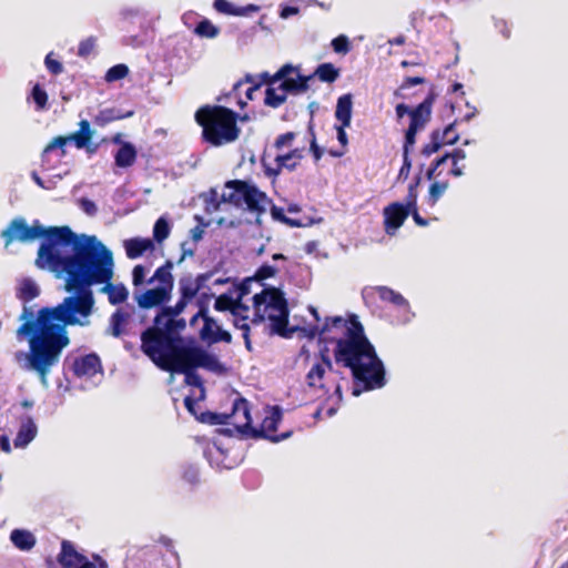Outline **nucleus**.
Listing matches in <instances>:
<instances>
[{
    "label": "nucleus",
    "mask_w": 568,
    "mask_h": 568,
    "mask_svg": "<svg viewBox=\"0 0 568 568\" xmlns=\"http://www.w3.org/2000/svg\"><path fill=\"white\" fill-rule=\"evenodd\" d=\"M124 115L118 114L114 109L101 110L93 119V123L98 126H105L106 124L123 119Z\"/></svg>",
    "instance_id": "nucleus-47"
},
{
    "label": "nucleus",
    "mask_w": 568,
    "mask_h": 568,
    "mask_svg": "<svg viewBox=\"0 0 568 568\" xmlns=\"http://www.w3.org/2000/svg\"><path fill=\"white\" fill-rule=\"evenodd\" d=\"M456 122L457 120H454L452 123L446 125L444 130L437 129L439 139L443 140L444 145H452L458 141L459 134L456 132L455 129Z\"/></svg>",
    "instance_id": "nucleus-50"
},
{
    "label": "nucleus",
    "mask_w": 568,
    "mask_h": 568,
    "mask_svg": "<svg viewBox=\"0 0 568 568\" xmlns=\"http://www.w3.org/2000/svg\"><path fill=\"white\" fill-rule=\"evenodd\" d=\"M200 338L207 345L216 344L220 342L231 343L232 335L221 328L220 325L211 317L204 318L203 327L200 329Z\"/></svg>",
    "instance_id": "nucleus-19"
},
{
    "label": "nucleus",
    "mask_w": 568,
    "mask_h": 568,
    "mask_svg": "<svg viewBox=\"0 0 568 568\" xmlns=\"http://www.w3.org/2000/svg\"><path fill=\"white\" fill-rule=\"evenodd\" d=\"M21 359V357H18ZM59 357H22L20 362L21 367L36 372L41 379V384L47 388L49 386L48 383V374L51 371L52 366L58 363Z\"/></svg>",
    "instance_id": "nucleus-18"
},
{
    "label": "nucleus",
    "mask_w": 568,
    "mask_h": 568,
    "mask_svg": "<svg viewBox=\"0 0 568 568\" xmlns=\"http://www.w3.org/2000/svg\"><path fill=\"white\" fill-rule=\"evenodd\" d=\"M410 210L400 202H393L384 207V230L388 235H394L409 216Z\"/></svg>",
    "instance_id": "nucleus-16"
},
{
    "label": "nucleus",
    "mask_w": 568,
    "mask_h": 568,
    "mask_svg": "<svg viewBox=\"0 0 568 568\" xmlns=\"http://www.w3.org/2000/svg\"><path fill=\"white\" fill-rule=\"evenodd\" d=\"M93 131L90 128L88 120H81L79 122V130L68 135L70 142L73 141L78 149H89V143L92 139Z\"/></svg>",
    "instance_id": "nucleus-31"
},
{
    "label": "nucleus",
    "mask_w": 568,
    "mask_h": 568,
    "mask_svg": "<svg viewBox=\"0 0 568 568\" xmlns=\"http://www.w3.org/2000/svg\"><path fill=\"white\" fill-rule=\"evenodd\" d=\"M194 119L202 128V141L214 148L234 143L242 132L237 124L239 113L224 105H202Z\"/></svg>",
    "instance_id": "nucleus-6"
},
{
    "label": "nucleus",
    "mask_w": 568,
    "mask_h": 568,
    "mask_svg": "<svg viewBox=\"0 0 568 568\" xmlns=\"http://www.w3.org/2000/svg\"><path fill=\"white\" fill-rule=\"evenodd\" d=\"M271 215L273 220L278 221L285 225H288L291 227H301L303 223L300 220L291 219L285 215L284 210L282 207H278L276 205H272L271 207Z\"/></svg>",
    "instance_id": "nucleus-51"
},
{
    "label": "nucleus",
    "mask_w": 568,
    "mask_h": 568,
    "mask_svg": "<svg viewBox=\"0 0 568 568\" xmlns=\"http://www.w3.org/2000/svg\"><path fill=\"white\" fill-rule=\"evenodd\" d=\"M248 83H253V75L252 74H246L243 79L239 80L237 82H235L233 84V88H232V91L229 92V93H225L224 95H220L217 98V101L219 102H222V101H227V99H230L232 95H234L236 99H237V105L243 109L245 105H246V101H244L242 98H241V92H242V87L244 84H248Z\"/></svg>",
    "instance_id": "nucleus-39"
},
{
    "label": "nucleus",
    "mask_w": 568,
    "mask_h": 568,
    "mask_svg": "<svg viewBox=\"0 0 568 568\" xmlns=\"http://www.w3.org/2000/svg\"><path fill=\"white\" fill-rule=\"evenodd\" d=\"M187 303L183 300L179 298L175 305L168 306L163 305L160 311L154 316L156 318V323L165 322V321H185L184 318H180L179 316L184 312Z\"/></svg>",
    "instance_id": "nucleus-30"
},
{
    "label": "nucleus",
    "mask_w": 568,
    "mask_h": 568,
    "mask_svg": "<svg viewBox=\"0 0 568 568\" xmlns=\"http://www.w3.org/2000/svg\"><path fill=\"white\" fill-rule=\"evenodd\" d=\"M153 364L162 371L170 373L168 383L173 384L174 374H183L185 384L200 389V399L204 398V387L199 368L193 359H152Z\"/></svg>",
    "instance_id": "nucleus-11"
},
{
    "label": "nucleus",
    "mask_w": 568,
    "mask_h": 568,
    "mask_svg": "<svg viewBox=\"0 0 568 568\" xmlns=\"http://www.w3.org/2000/svg\"><path fill=\"white\" fill-rule=\"evenodd\" d=\"M231 423L234 428H223L221 434L233 436L234 433L248 435L252 426L248 402L243 397H236L233 402L232 413L230 414Z\"/></svg>",
    "instance_id": "nucleus-14"
},
{
    "label": "nucleus",
    "mask_w": 568,
    "mask_h": 568,
    "mask_svg": "<svg viewBox=\"0 0 568 568\" xmlns=\"http://www.w3.org/2000/svg\"><path fill=\"white\" fill-rule=\"evenodd\" d=\"M125 254L128 258L135 260L142 256L146 251L154 248V243L150 239L132 237L125 240L124 243Z\"/></svg>",
    "instance_id": "nucleus-25"
},
{
    "label": "nucleus",
    "mask_w": 568,
    "mask_h": 568,
    "mask_svg": "<svg viewBox=\"0 0 568 568\" xmlns=\"http://www.w3.org/2000/svg\"><path fill=\"white\" fill-rule=\"evenodd\" d=\"M448 161V155H442L436 159L432 166L426 172V179L429 181H436L442 175L443 170L440 169Z\"/></svg>",
    "instance_id": "nucleus-56"
},
{
    "label": "nucleus",
    "mask_w": 568,
    "mask_h": 568,
    "mask_svg": "<svg viewBox=\"0 0 568 568\" xmlns=\"http://www.w3.org/2000/svg\"><path fill=\"white\" fill-rule=\"evenodd\" d=\"M145 275H146V268L143 265L138 264L133 267L132 284L135 288H138L139 286H142L144 283H148V281H145Z\"/></svg>",
    "instance_id": "nucleus-63"
},
{
    "label": "nucleus",
    "mask_w": 568,
    "mask_h": 568,
    "mask_svg": "<svg viewBox=\"0 0 568 568\" xmlns=\"http://www.w3.org/2000/svg\"><path fill=\"white\" fill-rule=\"evenodd\" d=\"M376 290L382 301L392 303L398 307L407 308L409 306L408 301L400 293L387 286H378Z\"/></svg>",
    "instance_id": "nucleus-37"
},
{
    "label": "nucleus",
    "mask_w": 568,
    "mask_h": 568,
    "mask_svg": "<svg viewBox=\"0 0 568 568\" xmlns=\"http://www.w3.org/2000/svg\"><path fill=\"white\" fill-rule=\"evenodd\" d=\"M325 83H333L339 77V69L331 62H324L317 65L315 71L311 74Z\"/></svg>",
    "instance_id": "nucleus-35"
},
{
    "label": "nucleus",
    "mask_w": 568,
    "mask_h": 568,
    "mask_svg": "<svg viewBox=\"0 0 568 568\" xmlns=\"http://www.w3.org/2000/svg\"><path fill=\"white\" fill-rule=\"evenodd\" d=\"M172 268V261H165V263L158 267L154 274L148 280V284L158 282V285L153 288H148L142 293L134 294V300L141 310H151L154 307L161 308L164 304L171 301L174 286Z\"/></svg>",
    "instance_id": "nucleus-10"
},
{
    "label": "nucleus",
    "mask_w": 568,
    "mask_h": 568,
    "mask_svg": "<svg viewBox=\"0 0 568 568\" xmlns=\"http://www.w3.org/2000/svg\"><path fill=\"white\" fill-rule=\"evenodd\" d=\"M151 359H193L199 368L207 369L216 375H225L227 367L219 362V357H150Z\"/></svg>",
    "instance_id": "nucleus-24"
},
{
    "label": "nucleus",
    "mask_w": 568,
    "mask_h": 568,
    "mask_svg": "<svg viewBox=\"0 0 568 568\" xmlns=\"http://www.w3.org/2000/svg\"><path fill=\"white\" fill-rule=\"evenodd\" d=\"M170 234L169 222L164 217L156 220L153 226V239L158 243L163 242Z\"/></svg>",
    "instance_id": "nucleus-54"
},
{
    "label": "nucleus",
    "mask_w": 568,
    "mask_h": 568,
    "mask_svg": "<svg viewBox=\"0 0 568 568\" xmlns=\"http://www.w3.org/2000/svg\"><path fill=\"white\" fill-rule=\"evenodd\" d=\"M332 367L328 357H321V361L315 363L306 375L307 384L311 387L320 386L318 382L322 381L326 369Z\"/></svg>",
    "instance_id": "nucleus-34"
},
{
    "label": "nucleus",
    "mask_w": 568,
    "mask_h": 568,
    "mask_svg": "<svg viewBox=\"0 0 568 568\" xmlns=\"http://www.w3.org/2000/svg\"><path fill=\"white\" fill-rule=\"evenodd\" d=\"M129 74V68L126 64L119 63L113 67H111L105 75L104 80L106 82H114L124 79Z\"/></svg>",
    "instance_id": "nucleus-53"
},
{
    "label": "nucleus",
    "mask_w": 568,
    "mask_h": 568,
    "mask_svg": "<svg viewBox=\"0 0 568 568\" xmlns=\"http://www.w3.org/2000/svg\"><path fill=\"white\" fill-rule=\"evenodd\" d=\"M68 142H70V138L68 135L67 136L59 135V136L53 138L48 143V145L44 148V150L42 152V160L44 161L45 156L54 149H60L61 155L64 156L65 155L64 146L67 145Z\"/></svg>",
    "instance_id": "nucleus-55"
},
{
    "label": "nucleus",
    "mask_w": 568,
    "mask_h": 568,
    "mask_svg": "<svg viewBox=\"0 0 568 568\" xmlns=\"http://www.w3.org/2000/svg\"><path fill=\"white\" fill-rule=\"evenodd\" d=\"M202 423H206L210 425H229L231 423L230 414H220L206 412L202 413L201 416L197 417Z\"/></svg>",
    "instance_id": "nucleus-48"
},
{
    "label": "nucleus",
    "mask_w": 568,
    "mask_h": 568,
    "mask_svg": "<svg viewBox=\"0 0 568 568\" xmlns=\"http://www.w3.org/2000/svg\"><path fill=\"white\" fill-rule=\"evenodd\" d=\"M288 316L290 311L285 310L281 313H268L266 318L272 323V331L282 337L291 338L295 332H305L304 328H300L298 326L290 328Z\"/></svg>",
    "instance_id": "nucleus-22"
},
{
    "label": "nucleus",
    "mask_w": 568,
    "mask_h": 568,
    "mask_svg": "<svg viewBox=\"0 0 568 568\" xmlns=\"http://www.w3.org/2000/svg\"><path fill=\"white\" fill-rule=\"evenodd\" d=\"M443 146V140L439 139L438 130H434L430 133L429 142L424 144V146L420 150V153L425 156H430L432 154L438 152Z\"/></svg>",
    "instance_id": "nucleus-49"
},
{
    "label": "nucleus",
    "mask_w": 568,
    "mask_h": 568,
    "mask_svg": "<svg viewBox=\"0 0 568 568\" xmlns=\"http://www.w3.org/2000/svg\"><path fill=\"white\" fill-rule=\"evenodd\" d=\"M1 239L6 247L14 242L28 243L42 239L34 263L38 268L47 270L59 243H67L71 239V229L67 225L45 227L39 220L28 225L23 217H16L2 230Z\"/></svg>",
    "instance_id": "nucleus-4"
},
{
    "label": "nucleus",
    "mask_w": 568,
    "mask_h": 568,
    "mask_svg": "<svg viewBox=\"0 0 568 568\" xmlns=\"http://www.w3.org/2000/svg\"><path fill=\"white\" fill-rule=\"evenodd\" d=\"M186 321H165L153 324L141 333V351L144 355H210L196 347H189L182 336Z\"/></svg>",
    "instance_id": "nucleus-5"
},
{
    "label": "nucleus",
    "mask_w": 568,
    "mask_h": 568,
    "mask_svg": "<svg viewBox=\"0 0 568 568\" xmlns=\"http://www.w3.org/2000/svg\"><path fill=\"white\" fill-rule=\"evenodd\" d=\"M30 98L33 100L37 111H43L48 109V93L39 83L33 85L30 93Z\"/></svg>",
    "instance_id": "nucleus-45"
},
{
    "label": "nucleus",
    "mask_w": 568,
    "mask_h": 568,
    "mask_svg": "<svg viewBox=\"0 0 568 568\" xmlns=\"http://www.w3.org/2000/svg\"><path fill=\"white\" fill-rule=\"evenodd\" d=\"M292 72L298 73V69L291 65V64H284L277 72L274 74H270L268 72H263L258 77L260 79H263V82L267 85H273L274 83L278 81H284V79H291L290 74Z\"/></svg>",
    "instance_id": "nucleus-38"
},
{
    "label": "nucleus",
    "mask_w": 568,
    "mask_h": 568,
    "mask_svg": "<svg viewBox=\"0 0 568 568\" xmlns=\"http://www.w3.org/2000/svg\"><path fill=\"white\" fill-rule=\"evenodd\" d=\"M194 33L200 38L214 39L220 34V28L209 19H202L195 27Z\"/></svg>",
    "instance_id": "nucleus-43"
},
{
    "label": "nucleus",
    "mask_w": 568,
    "mask_h": 568,
    "mask_svg": "<svg viewBox=\"0 0 568 568\" xmlns=\"http://www.w3.org/2000/svg\"><path fill=\"white\" fill-rule=\"evenodd\" d=\"M59 564L64 568H108L106 561L99 555H93L92 560L78 552L71 541L63 540L58 556Z\"/></svg>",
    "instance_id": "nucleus-13"
},
{
    "label": "nucleus",
    "mask_w": 568,
    "mask_h": 568,
    "mask_svg": "<svg viewBox=\"0 0 568 568\" xmlns=\"http://www.w3.org/2000/svg\"><path fill=\"white\" fill-rule=\"evenodd\" d=\"M138 158V151L131 142L122 143L114 154V164L118 168L126 169L132 166Z\"/></svg>",
    "instance_id": "nucleus-28"
},
{
    "label": "nucleus",
    "mask_w": 568,
    "mask_h": 568,
    "mask_svg": "<svg viewBox=\"0 0 568 568\" xmlns=\"http://www.w3.org/2000/svg\"><path fill=\"white\" fill-rule=\"evenodd\" d=\"M224 187L230 192L222 193V201L235 207H244L250 213L261 216L266 212V206L272 201L267 194L255 184L245 180H229Z\"/></svg>",
    "instance_id": "nucleus-9"
},
{
    "label": "nucleus",
    "mask_w": 568,
    "mask_h": 568,
    "mask_svg": "<svg viewBox=\"0 0 568 568\" xmlns=\"http://www.w3.org/2000/svg\"><path fill=\"white\" fill-rule=\"evenodd\" d=\"M129 318H130V314L122 310H116L111 315L110 326H111L113 336L119 337L124 333Z\"/></svg>",
    "instance_id": "nucleus-40"
},
{
    "label": "nucleus",
    "mask_w": 568,
    "mask_h": 568,
    "mask_svg": "<svg viewBox=\"0 0 568 568\" xmlns=\"http://www.w3.org/2000/svg\"><path fill=\"white\" fill-rule=\"evenodd\" d=\"M318 337L324 348L318 355H325L328 345L333 344V355H377L374 345L366 336L364 325L354 313L346 317H326L321 329L314 327L310 331L308 337Z\"/></svg>",
    "instance_id": "nucleus-3"
},
{
    "label": "nucleus",
    "mask_w": 568,
    "mask_h": 568,
    "mask_svg": "<svg viewBox=\"0 0 568 568\" xmlns=\"http://www.w3.org/2000/svg\"><path fill=\"white\" fill-rule=\"evenodd\" d=\"M335 359L352 371L355 379L354 396L385 385V369L379 357H335Z\"/></svg>",
    "instance_id": "nucleus-8"
},
{
    "label": "nucleus",
    "mask_w": 568,
    "mask_h": 568,
    "mask_svg": "<svg viewBox=\"0 0 568 568\" xmlns=\"http://www.w3.org/2000/svg\"><path fill=\"white\" fill-rule=\"evenodd\" d=\"M214 308L219 312L230 311L234 316L240 314V308L248 311V307L243 305L240 300H234L227 294H222L216 297Z\"/></svg>",
    "instance_id": "nucleus-33"
},
{
    "label": "nucleus",
    "mask_w": 568,
    "mask_h": 568,
    "mask_svg": "<svg viewBox=\"0 0 568 568\" xmlns=\"http://www.w3.org/2000/svg\"><path fill=\"white\" fill-rule=\"evenodd\" d=\"M213 8L219 12L226 16H244L246 9L236 8L227 0H214Z\"/></svg>",
    "instance_id": "nucleus-46"
},
{
    "label": "nucleus",
    "mask_w": 568,
    "mask_h": 568,
    "mask_svg": "<svg viewBox=\"0 0 568 568\" xmlns=\"http://www.w3.org/2000/svg\"><path fill=\"white\" fill-rule=\"evenodd\" d=\"M47 270L57 277L65 276L64 290L72 295L64 301L91 315L94 307L91 287L112 281L114 261L112 252L95 236H78L71 230V239L59 243Z\"/></svg>",
    "instance_id": "nucleus-1"
},
{
    "label": "nucleus",
    "mask_w": 568,
    "mask_h": 568,
    "mask_svg": "<svg viewBox=\"0 0 568 568\" xmlns=\"http://www.w3.org/2000/svg\"><path fill=\"white\" fill-rule=\"evenodd\" d=\"M449 186L447 180H436L432 182L428 189L426 202L429 206H435L439 199L445 194Z\"/></svg>",
    "instance_id": "nucleus-41"
},
{
    "label": "nucleus",
    "mask_w": 568,
    "mask_h": 568,
    "mask_svg": "<svg viewBox=\"0 0 568 568\" xmlns=\"http://www.w3.org/2000/svg\"><path fill=\"white\" fill-rule=\"evenodd\" d=\"M71 368L79 378H91L102 374L100 357H74Z\"/></svg>",
    "instance_id": "nucleus-21"
},
{
    "label": "nucleus",
    "mask_w": 568,
    "mask_h": 568,
    "mask_svg": "<svg viewBox=\"0 0 568 568\" xmlns=\"http://www.w3.org/2000/svg\"><path fill=\"white\" fill-rule=\"evenodd\" d=\"M304 159V148H295L284 154H278L274 159V166H265V174L268 178H276L283 170L293 172L297 169Z\"/></svg>",
    "instance_id": "nucleus-15"
},
{
    "label": "nucleus",
    "mask_w": 568,
    "mask_h": 568,
    "mask_svg": "<svg viewBox=\"0 0 568 568\" xmlns=\"http://www.w3.org/2000/svg\"><path fill=\"white\" fill-rule=\"evenodd\" d=\"M37 434L38 427L33 418L31 416L22 417L18 434L13 440L14 447H27L36 438Z\"/></svg>",
    "instance_id": "nucleus-23"
},
{
    "label": "nucleus",
    "mask_w": 568,
    "mask_h": 568,
    "mask_svg": "<svg viewBox=\"0 0 568 568\" xmlns=\"http://www.w3.org/2000/svg\"><path fill=\"white\" fill-rule=\"evenodd\" d=\"M313 79V75H302L297 73L296 78L284 79L281 82V88L285 90L286 93H303L308 90V81Z\"/></svg>",
    "instance_id": "nucleus-32"
},
{
    "label": "nucleus",
    "mask_w": 568,
    "mask_h": 568,
    "mask_svg": "<svg viewBox=\"0 0 568 568\" xmlns=\"http://www.w3.org/2000/svg\"><path fill=\"white\" fill-rule=\"evenodd\" d=\"M101 293L108 295L109 303L111 305H119L124 303L129 297L128 288L122 284H112V281L102 282Z\"/></svg>",
    "instance_id": "nucleus-29"
},
{
    "label": "nucleus",
    "mask_w": 568,
    "mask_h": 568,
    "mask_svg": "<svg viewBox=\"0 0 568 568\" xmlns=\"http://www.w3.org/2000/svg\"><path fill=\"white\" fill-rule=\"evenodd\" d=\"M254 317L253 323L263 322L268 313H281L288 310L287 301L283 293L275 287L264 290L253 297Z\"/></svg>",
    "instance_id": "nucleus-12"
},
{
    "label": "nucleus",
    "mask_w": 568,
    "mask_h": 568,
    "mask_svg": "<svg viewBox=\"0 0 568 568\" xmlns=\"http://www.w3.org/2000/svg\"><path fill=\"white\" fill-rule=\"evenodd\" d=\"M448 155V160H452V168L447 174L459 178L464 174V166H460L459 161L466 159V152L462 149H455L452 153H445Z\"/></svg>",
    "instance_id": "nucleus-44"
},
{
    "label": "nucleus",
    "mask_w": 568,
    "mask_h": 568,
    "mask_svg": "<svg viewBox=\"0 0 568 568\" xmlns=\"http://www.w3.org/2000/svg\"><path fill=\"white\" fill-rule=\"evenodd\" d=\"M424 83H426V78L424 77H405L398 89L394 92V95L397 98L406 99L407 97L403 93V91L410 89L414 85Z\"/></svg>",
    "instance_id": "nucleus-52"
},
{
    "label": "nucleus",
    "mask_w": 568,
    "mask_h": 568,
    "mask_svg": "<svg viewBox=\"0 0 568 568\" xmlns=\"http://www.w3.org/2000/svg\"><path fill=\"white\" fill-rule=\"evenodd\" d=\"M332 48L334 52L338 54H347L351 51L352 45L349 39L346 36L341 34L332 40Z\"/></svg>",
    "instance_id": "nucleus-58"
},
{
    "label": "nucleus",
    "mask_w": 568,
    "mask_h": 568,
    "mask_svg": "<svg viewBox=\"0 0 568 568\" xmlns=\"http://www.w3.org/2000/svg\"><path fill=\"white\" fill-rule=\"evenodd\" d=\"M420 180H422L420 176L417 175L415 178V180L408 186L406 200H405V203H403V204L406 207H408L409 210L415 209V206H417V195H418L417 189L420 183Z\"/></svg>",
    "instance_id": "nucleus-57"
},
{
    "label": "nucleus",
    "mask_w": 568,
    "mask_h": 568,
    "mask_svg": "<svg viewBox=\"0 0 568 568\" xmlns=\"http://www.w3.org/2000/svg\"><path fill=\"white\" fill-rule=\"evenodd\" d=\"M276 273H277V270L274 266L263 264L262 266H260L257 268L254 277L257 281H264V280L274 277L276 275Z\"/></svg>",
    "instance_id": "nucleus-64"
},
{
    "label": "nucleus",
    "mask_w": 568,
    "mask_h": 568,
    "mask_svg": "<svg viewBox=\"0 0 568 568\" xmlns=\"http://www.w3.org/2000/svg\"><path fill=\"white\" fill-rule=\"evenodd\" d=\"M437 94L434 87H432L425 99L416 106H409L405 103H398L395 106L396 122L398 124H402L404 116L407 115L409 118V125L404 132L403 164L399 169L398 179H407L409 175L412 162L408 154L416 143L417 133L423 131L430 122Z\"/></svg>",
    "instance_id": "nucleus-7"
},
{
    "label": "nucleus",
    "mask_w": 568,
    "mask_h": 568,
    "mask_svg": "<svg viewBox=\"0 0 568 568\" xmlns=\"http://www.w3.org/2000/svg\"><path fill=\"white\" fill-rule=\"evenodd\" d=\"M296 138V133L295 132H285L283 134H280L277 135V138L275 139L274 143H273V146L277 150V151H281L283 150L284 148L286 146H292L294 140Z\"/></svg>",
    "instance_id": "nucleus-60"
},
{
    "label": "nucleus",
    "mask_w": 568,
    "mask_h": 568,
    "mask_svg": "<svg viewBox=\"0 0 568 568\" xmlns=\"http://www.w3.org/2000/svg\"><path fill=\"white\" fill-rule=\"evenodd\" d=\"M88 316L64 300L54 307H42L34 320L32 312L23 307L20 320L24 322L17 329V338L28 342L29 352L18 355H60L70 343L67 326L82 325L80 317Z\"/></svg>",
    "instance_id": "nucleus-2"
},
{
    "label": "nucleus",
    "mask_w": 568,
    "mask_h": 568,
    "mask_svg": "<svg viewBox=\"0 0 568 568\" xmlns=\"http://www.w3.org/2000/svg\"><path fill=\"white\" fill-rule=\"evenodd\" d=\"M40 294L37 284L31 280H24L17 294L18 298L23 303H29Z\"/></svg>",
    "instance_id": "nucleus-42"
},
{
    "label": "nucleus",
    "mask_w": 568,
    "mask_h": 568,
    "mask_svg": "<svg viewBox=\"0 0 568 568\" xmlns=\"http://www.w3.org/2000/svg\"><path fill=\"white\" fill-rule=\"evenodd\" d=\"M347 126H343V124H339L336 126V130H337V140L338 142L341 143L342 145V150L341 151H333L331 150L329 151V154L334 158H339L342 155L345 154L346 152V146H347V143H348V140H347V134H346V129Z\"/></svg>",
    "instance_id": "nucleus-59"
},
{
    "label": "nucleus",
    "mask_w": 568,
    "mask_h": 568,
    "mask_svg": "<svg viewBox=\"0 0 568 568\" xmlns=\"http://www.w3.org/2000/svg\"><path fill=\"white\" fill-rule=\"evenodd\" d=\"M204 202L207 207L211 206L213 211L220 210L221 204L224 203V201H222V195L219 197V193L215 189H211L204 195Z\"/></svg>",
    "instance_id": "nucleus-62"
},
{
    "label": "nucleus",
    "mask_w": 568,
    "mask_h": 568,
    "mask_svg": "<svg viewBox=\"0 0 568 568\" xmlns=\"http://www.w3.org/2000/svg\"><path fill=\"white\" fill-rule=\"evenodd\" d=\"M10 541L21 551H30L37 544L33 532L28 529L16 528L10 532Z\"/></svg>",
    "instance_id": "nucleus-26"
},
{
    "label": "nucleus",
    "mask_w": 568,
    "mask_h": 568,
    "mask_svg": "<svg viewBox=\"0 0 568 568\" xmlns=\"http://www.w3.org/2000/svg\"><path fill=\"white\" fill-rule=\"evenodd\" d=\"M210 277V273H202L196 277H193L191 274L183 275L179 280L180 298L189 304V302L197 295Z\"/></svg>",
    "instance_id": "nucleus-17"
},
{
    "label": "nucleus",
    "mask_w": 568,
    "mask_h": 568,
    "mask_svg": "<svg viewBox=\"0 0 568 568\" xmlns=\"http://www.w3.org/2000/svg\"><path fill=\"white\" fill-rule=\"evenodd\" d=\"M286 99L287 93L281 88V84L277 88L267 85L264 99L265 105L277 109L286 101Z\"/></svg>",
    "instance_id": "nucleus-36"
},
{
    "label": "nucleus",
    "mask_w": 568,
    "mask_h": 568,
    "mask_svg": "<svg viewBox=\"0 0 568 568\" xmlns=\"http://www.w3.org/2000/svg\"><path fill=\"white\" fill-rule=\"evenodd\" d=\"M352 112L353 95L351 93L341 95L337 99L335 109V118L339 122V124H343V126H349L352 121Z\"/></svg>",
    "instance_id": "nucleus-27"
},
{
    "label": "nucleus",
    "mask_w": 568,
    "mask_h": 568,
    "mask_svg": "<svg viewBox=\"0 0 568 568\" xmlns=\"http://www.w3.org/2000/svg\"><path fill=\"white\" fill-rule=\"evenodd\" d=\"M282 415H283V413H282V408L280 406L271 407L270 415H267L263 419L261 427L258 429L252 427L248 436H251L253 438L268 439V437L273 436L271 434L277 429L278 424L282 420Z\"/></svg>",
    "instance_id": "nucleus-20"
},
{
    "label": "nucleus",
    "mask_w": 568,
    "mask_h": 568,
    "mask_svg": "<svg viewBox=\"0 0 568 568\" xmlns=\"http://www.w3.org/2000/svg\"><path fill=\"white\" fill-rule=\"evenodd\" d=\"M44 64L48 71L53 75H59L63 72V65L60 61L53 58V52L45 55Z\"/></svg>",
    "instance_id": "nucleus-61"
}]
</instances>
